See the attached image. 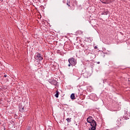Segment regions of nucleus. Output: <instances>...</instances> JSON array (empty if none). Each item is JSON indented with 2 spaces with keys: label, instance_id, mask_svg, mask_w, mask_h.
Returning <instances> with one entry per match:
<instances>
[{
  "label": "nucleus",
  "instance_id": "1",
  "mask_svg": "<svg viewBox=\"0 0 130 130\" xmlns=\"http://www.w3.org/2000/svg\"><path fill=\"white\" fill-rule=\"evenodd\" d=\"M35 59H36V60H42L43 59V56L41 55V54L39 53H37L35 55Z\"/></svg>",
  "mask_w": 130,
  "mask_h": 130
},
{
  "label": "nucleus",
  "instance_id": "2",
  "mask_svg": "<svg viewBox=\"0 0 130 130\" xmlns=\"http://www.w3.org/2000/svg\"><path fill=\"white\" fill-rule=\"evenodd\" d=\"M69 63H71L72 66H76L77 64V60L74 58H70L68 59Z\"/></svg>",
  "mask_w": 130,
  "mask_h": 130
},
{
  "label": "nucleus",
  "instance_id": "3",
  "mask_svg": "<svg viewBox=\"0 0 130 130\" xmlns=\"http://www.w3.org/2000/svg\"><path fill=\"white\" fill-rule=\"evenodd\" d=\"M87 121L88 122V123H90V124H92L93 122H96V121L94 120H93V117L89 116L87 119Z\"/></svg>",
  "mask_w": 130,
  "mask_h": 130
},
{
  "label": "nucleus",
  "instance_id": "4",
  "mask_svg": "<svg viewBox=\"0 0 130 130\" xmlns=\"http://www.w3.org/2000/svg\"><path fill=\"white\" fill-rule=\"evenodd\" d=\"M90 125L91 127L89 128V130H96V126H97L96 122H93Z\"/></svg>",
  "mask_w": 130,
  "mask_h": 130
},
{
  "label": "nucleus",
  "instance_id": "5",
  "mask_svg": "<svg viewBox=\"0 0 130 130\" xmlns=\"http://www.w3.org/2000/svg\"><path fill=\"white\" fill-rule=\"evenodd\" d=\"M50 83L52 85H54L55 86H56V85H57V81H56L54 80H52L50 81Z\"/></svg>",
  "mask_w": 130,
  "mask_h": 130
},
{
  "label": "nucleus",
  "instance_id": "6",
  "mask_svg": "<svg viewBox=\"0 0 130 130\" xmlns=\"http://www.w3.org/2000/svg\"><path fill=\"white\" fill-rule=\"evenodd\" d=\"M70 97H71L72 100H75V99H76V98H75V93L71 94Z\"/></svg>",
  "mask_w": 130,
  "mask_h": 130
},
{
  "label": "nucleus",
  "instance_id": "7",
  "mask_svg": "<svg viewBox=\"0 0 130 130\" xmlns=\"http://www.w3.org/2000/svg\"><path fill=\"white\" fill-rule=\"evenodd\" d=\"M101 15H108V12H107V11L103 12H102Z\"/></svg>",
  "mask_w": 130,
  "mask_h": 130
},
{
  "label": "nucleus",
  "instance_id": "8",
  "mask_svg": "<svg viewBox=\"0 0 130 130\" xmlns=\"http://www.w3.org/2000/svg\"><path fill=\"white\" fill-rule=\"evenodd\" d=\"M71 119H72V118H68L66 119V120L68 122H71L72 121Z\"/></svg>",
  "mask_w": 130,
  "mask_h": 130
},
{
  "label": "nucleus",
  "instance_id": "9",
  "mask_svg": "<svg viewBox=\"0 0 130 130\" xmlns=\"http://www.w3.org/2000/svg\"><path fill=\"white\" fill-rule=\"evenodd\" d=\"M56 98H58V91H57L55 95Z\"/></svg>",
  "mask_w": 130,
  "mask_h": 130
},
{
  "label": "nucleus",
  "instance_id": "10",
  "mask_svg": "<svg viewBox=\"0 0 130 130\" xmlns=\"http://www.w3.org/2000/svg\"><path fill=\"white\" fill-rule=\"evenodd\" d=\"M86 39H87V40H88V41H89V40H90V41H92L91 40V38L90 37H86Z\"/></svg>",
  "mask_w": 130,
  "mask_h": 130
},
{
  "label": "nucleus",
  "instance_id": "11",
  "mask_svg": "<svg viewBox=\"0 0 130 130\" xmlns=\"http://www.w3.org/2000/svg\"><path fill=\"white\" fill-rule=\"evenodd\" d=\"M81 46L82 47H84V48H85V49H87V48L86 47V45H82Z\"/></svg>",
  "mask_w": 130,
  "mask_h": 130
},
{
  "label": "nucleus",
  "instance_id": "12",
  "mask_svg": "<svg viewBox=\"0 0 130 130\" xmlns=\"http://www.w3.org/2000/svg\"><path fill=\"white\" fill-rule=\"evenodd\" d=\"M26 130H31V128L30 127H28Z\"/></svg>",
  "mask_w": 130,
  "mask_h": 130
},
{
  "label": "nucleus",
  "instance_id": "13",
  "mask_svg": "<svg viewBox=\"0 0 130 130\" xmlns=\"http://www.w3.org/2000/svg\"><path fill=\"white\" fill-rule=\"evenodd\" d=\"M72 66V63H69V64H68V67H71Z\"/></svg>",
  "mask_w": 130,
  "mask_h": 130
},
{
  "label": "nucleus",
  "instance_id": "14",
  "mask_svg": "<svg viewBox=\"0 0 130 130\" xmlns=\"http://www.w3.org/2000/svg\"><path fill=\"white\" fill-rule=\"evenodd\" d=\"M75 4L78 5V2L76 1H75Z\"/></svg>",
  "mask_w": 130,
  "mask_h": 130
},
{
  "label": "nucleus",
  "instance_id": "15",
  "mask_svg": "<svg viewBox=\"0 0 130 130\" xmlns=\"http://www.w3.org/2000/svg\"><path fill=\"white\" fill-rule=\"evenodd\" d=\"M97 48H98L97 46H95L94 47V49H97Z\"/></svg>",
  "mask_w": 130,
  "mask_h": 130
},
{
  "label": "nucleus",
  "instance_id": "16",
  "mask_svg": "<svg viewBox=\"0 0 130 130\" xmlns=\"http://www.w3.org/2000/svg\"><path fill=\"white\" fill-rule=\"evenodd\" d=\"M97 63H98V64H99L100 63V62L99 61V62H97Z\"/></svg>",
  "mask_w": 130,
  "mask_h": 130
},
{
  "label": "nucleus",
  "instance_id": "17",
  "mask_svg": "<svg viewBox=\"0 0 130 130\" xmlns=\"http://www.w3.org/2000/svg\"><path fill=\"white\" fill-rule=\"evenodd\" d=\"M5 78H7V75H4Z\"/></svg>",
  "mask_w": 130,
  "mask_h": 130
},
{
  "label": "nucleus",
  "instance_id": "18",
  "mask_svg": "<svg viewBox=\"0 0 130 130\" xmlns=\"http://www.w3.org/2000/svg\"><path fill=\"white\" fill-rule=\"evenodd\" d=\"M67 5L69 6V7H70V5H69V3H67Z\"/></svg>",
  "mask_w": 130,
  "mask_h": 130
},
{
  "label": "nucleus",
  "instance_id": "19",
  "mask_svg": "<svg viewBox=\"0 0 130 130\" xmlns=\"http://www.w3.org/2000/svg\"><path fill=\"white\" fill-rule=\"evenodd\" d=\"M104 4H106V3H105V2H104Z\"/></svg>",
  "mask_w": 130,
  "mask_h": 130
}]
</instances>
